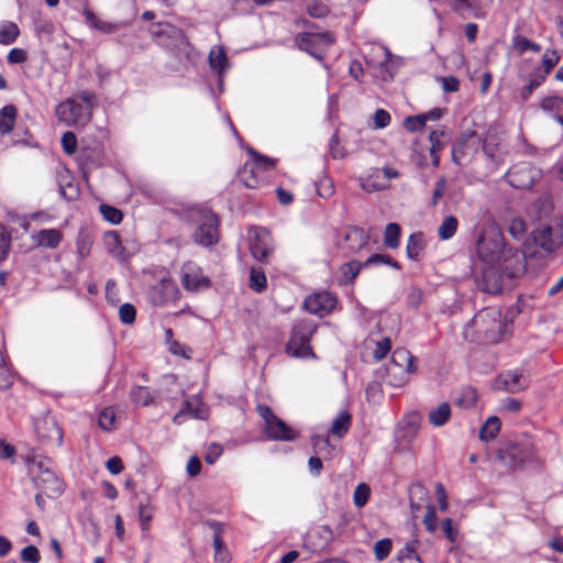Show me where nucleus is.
<instances>
[{"label":"nucleus","mask_w":563,"mask_h":563,"mask_svg":"<svg viewBox=\"0 0 563 563\" xmlns=\"http://www.w3.org/2000/svg\"><path fill=\"white\" fill-rule=\"evenodd\" d=\"M499 265L509 277L516 278L526 272V256L518 249L508 247Z\"/></svg>","instance_id":"obj_20"},{"label":"nucleus","mask_w":563,"mask_h":563,"mask_svg":"<svg viewBox=\"0 0 563 563\" xmlns=\"http://www.w3.org/2000/svg\"><path fill=\"white\" fill-rule=\"evenodd\" d=\"M209 65L218 74L219 82H222L224 71L230 67L228 56L221 46H213L208 56Z\"/></svg>","instance_id":"obj_26"},{"label":"nucleus","mask_w":563,"mask_h":563,"mask_svg":"<svg viewBox=\"0 0 563 563\" xmlns=\"http://www.w3.org/2000/svg\"><path fill=\"white\" fill-rule=\"evenodd\" d=\"M38 438L48 444L60 446L63 444V431L54 418H44L35 423Z\"/></svg>","instance_id":"obj_21"},{"label":"nucleus","mask_w":563,"mask_h":563,"mask_svg":"<svg viewBox=\"0 0 563 563\" xmlns=\"http://www.w3.org/2000/svg\"><path fill=\"white\" fill-rule=\"evenodd\" d=\"M20 35V29L16 23L11 21L0 22V44H13Z\"/></svg>","instance_id":"obj_36"},{"label":"nucleus","mask_w":563,"mask_h":563,"mask_svg":"<svg viewBox=\"0 0 563 563\" xmlns=\"http://www.w3.org/2000/svg\"><path fill=\"white\" fill-rule=\"evenodd\" d=\"M459 227V221L454 216H448L443 219L438 228V235L441 240L446 241L454 236Z\"/></svg>","instance_id":"obj_42"},{"label":"nucleus","mask_w":563,"mask_h":563,"mask_svg":"<svg viewBox=\"0 0 563 563\" xmlns=\"http://www.w3.org/2000/svg\"><path fill=\"white\" fill-rule=\"evenodd\" d=\"M416 357L406 349H397L391 354L390 364L387 366V375L390 384L401 386L407 383L408 376L416 373Z\"/></svg>","instance_id":"obj_9"},{"label":"nucleus","mask_w":563,"mask_h":563,"mask_svg":"<svg viewBox=\"0 0 563 563\" xmlns=\"http://www.w3.org/2000/svg\"><path fill=\"white\" fill-rule=\"evenodd\" d=\"M316 330L317 324L313 320L302 319L298 321L294 325L291 335L287 343V353L295 357H314L310 345V339Z\"/></svg>","instance_id":"obj_6"},{"label":"nucleus","mask_w":563,"mask_h":563,"mask_svg":"<svg viewBox=\"0 0 563 563\" xmlns=\"http://www.w3.org/2000/svg\"><path fill=\"white\" fill-rule=\"evenodd\" d=\"M541 108L563 125V97H547L541 101Z\"/></svg>","instance_id":"obj_31"},{"label":"nucleus","mask_w":563,"mask_h":563,"mask_svg":"<svg viewBox=\"0 0 563 563\" xmlns=\"http://www.w3.org/2000/svg\"><path fill=\"white\" fill-rule=\"evenodd\" d=\"M531 239L544 252H554L563 244V220L553 218L549 222L541 223L531 232Z\"/></svg>","instance_id":"obj_8"},{"label":"nucleus","mask_w":563,"mask_h":563,"mask_svg":"<svg viewBox=\"0 0 563 563\" xmlns=\"http://www.w3.org/2000/svg\"><path fill=\"white\" fill-rule=\"evenodd\" d=\"M336 297L329 291L316 292L303 300V308L308 312L323 317L329 314L336 306Z\"/></svg>","instance_id":"obj_18"},{"label":"nucleus","mask_w":563,"mask_h":563,"mask_svg":"<svg viewBox=\"0 0 563 563\" xmlns=\"http://www.w3.org/2000/svg\"><path fill=\"white\" fill-rule=\"evenodd\" d=\"M250 154L253 157V163H250L251 166H254V169L258 170L260 173L271 170L276 165V161L274 158L261 155L254 150H250Z\"/></svg>","instance_id":"obj_47"},{"label":"nucleus","mask_w":563,"mask_h":563,"mask_svg":"<svg viewBox=\"0 0 563 563\" xmlns=\"http://www.w3.org/2000/svg\"><path fill=\"white\" fill-rule=\"evenodd\" d=\"M150 33L154 42L169 52L180 66L186 67L194 62L195 48L179 27L168 22H158L151 26Z\"/></svg>","instance_id":"obj_2"},{"label":"nucleus","mask_w":563,"mask_h":563,"mask_svg":"<svg viewBox=\"0 0 563 563\" xmlns=\"http://www.w3.org/2000/svg\"><path fill=\"white\" fill-rule=\"evenodd\" d=\"M16 108L14 104H7L0 110V134H9L14 126L16 119Z\"/></svg>","instance_id":"obj_33"},{"label":"nucleus","mask_w":563,"mask_h":563,"mask_svg":"<svg viewBox=\"0 0 563 563\" xmlns=\"http://www.w3.org/2000/svg\"><path fill=\"white\" fill-rule=\"evenodd\" d=\"M104 244L108 252L120 261L125 260L124 247L122 246L120 235L115 231L106 233Z\"/></svg>","instance_id":"obj_34"},{"label":"nucleus","mask_w":563,"mask_h":563,"mask_svg":"<svg viewBox=\"0 0 563 563\" xmlns=\"http://www.w3.org/2000/svg\"><path fill=\"white\" fill-rule=\"evenodd\" d=\"M32 239L38 246L56 249L59 245L63 235L57 229H42L35 232L32 235Z\"/></svg>","instance_id":"obj_28"},{"label":"nucleus","mask_w":563,"mask_h":563,"mask_svg":"<svg viewBox=\"0 0 563 563\" xmlns=\"http://www.w3.org/2000/svg\"><path fill=\"white\" fill-rule=\"evenodd\" d=\"M505 329L501 312L497 308L489 307L473 317L464 327L463 336L470 342L494 344L501 340Z\"/></svg>","instance_id":"obj_1"},{"label":"nucleus","mask_w":563,"mask_h":563,"mask_svg":"<svg viewBox=\"0 0 563 563\" xmlns=\"http://www.w3.org/2000/svg\"><path fill=\"white\" fill-rule=\"evenodd\" d=\"M335 37L331 32L311 33L305 32L296 36L299 49L307 52L317 59H322L324 52L334 43Z\"/></svg>","instance_id":"obj_12"},{"label":"nucleus","mask_w":563,"mask_h":563,"mask_svg":"<svg viewBox=\"0 0 563 563\" xmlns=\"http://www.w3.org/2000/svg\"><path fill=\"white\" fill-rule=\"evenodd\" d=\"M500 420L498 417H489L479 430V439L483 441L493 440L500 430Z\"/></svg>","instance_id":"obj_40"},{"label":"nucleus","mask_w":563,"mask_h":563,"mask_svg":"<svg viewBox=\"0 0 563 563\" xmlns=\"http://www.w3.org/2000/svg\"><path fill=\"white\" fill-rule=\"evenodd\" d=\"M497 456L505 466L512 471L522 470L539 463L537 451L531 444H509L498 451Z\"/></svg>","instance_id":"obj_7"},{"label":"nucleus","mask_w":563,"mask_h":563,"mask_svg":"<svg viewBox=\"0 0 563 563\" xmlns=\"http://www.w3.org/2000/svg\"><path fill=\"white\" fill-rule=\"evenodd\" d=\"M508 231L514 239L521 241L525 239L527 232L526 222L521 218H515L510 221Z\"/></svg>","instance_id":"obj_52"},{"label":"nucleus","mask_w":563,"mask_h":563,"mask_svg":"<svg viewBox=\"0 0 563 563\" xmlns=\"http://www.w3.org/2000/svg\"><path fill=\"white\" fill-rule=\"evenodd\" d=\"M99 210L108 222L112 224H119L122 221L123 214L121 210L109 205H100Z\"/></svg>","instance_id":"obj_50"},{"label":"nucleus","mask_w":563,"mask_h":563,"mask_svg":"<svg viewBox=\"0 0 563 563\" xmlns=\"http://www.w3.org/2000/svg\"><path fill=\"white\" fill-rule=\"evenodd\" d=\"M24 462L32 482L45 495L52 497L63 493V483L55 474L49 457L32 450L24 456Z\"/></svg>","instance_id":"obj_3"},{"label":"nucleus","mask_w":563,"mask_h":563,"mask_svg":"<svg viewBox=\"0 0 563 563\" xmlns=\"http://www.w3.org/2000/svg\"><path fill=\"white\" fill-rule=\"evenodd\" d=\"M444 136L443 129L432 130L429 134L430 152H441L444 147L442 137Z\"/></svg>","instance_id":"obj_56"},{"label":"nucleus","mask_w":563,"mask_h":563,"mask_svg":"<svg viewBox=\"0 0 563 563\" xmlns=\"http://www.w3.org/2000/svg\"><path fill=\"white\" fill-rule=\"evenodd\" d=\"M352 417L346 410H341L331 423V433L336 438H343L350 430Z\"/></svg>","instance_id":"obj_32"},{"label":"nucleus","mask_w":563,"mask_h":563,"mask_svg":"<svg viewBox=\"0 0 563 563\" xmlns=\"http://www.w3.org/2000/svg\"><path fill=\"white\" fill-rule=\"evenodd\" d=\"M307 12L312 18L321 19L327 16L330 10L323 2L319 0H312L307 4Z\"/></svg>","instance_id":"obj_54"},{"label":"nucleus","mask_w":563,"mask_h":563,"mask_svg":"<svg viewBox=\"0 0 563 563\" xmlns=\"http://www.w3.org/2000/svg\"><path fill=\"white\" fill-rule=\"evenodd\" d=\"M511 45L515 52L519 55H522L528 51L533 53H539L541 51V46L538 43L530 41L521 34H514L511 37Z\"/></svg>","instance_id":"obj_38"},{"label":"nucleus","mask_w":563,"mask_h":563,"mask_svg":"<svg viewBox=\"0 0 563 563\" xmlns=\"http://www.w3.org/2000/svg\"><path fill=\"white\" fill-rule=\"evenodd\" d=\"M56 117L67 125H85L91 118L88 107L81 106L76 99H67L56 107Z\"/></svg>","instance_id":"obj_14"},{"label":"nucleus","mask_w":563,"mask_h":563,"mask_svg":"<svg viewBox=\"0 0 563 563\" xmlns=\"http://www.w3.org/2000/svg\"><path fill=\"white\" fill-rule=\"evenodd\" d=\"M371 489L368 485L361 483L356 486L353 494V501L357 508L364 507L369 498Z\"/></svg>","instance_id":"obj_51"},{"label":"nucleus","mask_w":563,"mask_h":563,"mask_svg":"<svg viewBox=\"0 0 563 563\" xmlns=\"http://www.w3.org/2000/svg\"><path fill=\"white\" fill-rule=\"evenodd\" d=\"M115 412L111 407L101 410L98 419L99 427L104 431H110L114 428Z\"/></svg>","instance_id":"obj_49"},{"label":"nucleus","mask_w":563,"mask_h":563,"mask_svg":"<svg viewBox=\"0 0 563 563\" xmlns=\"http://www.w3.org/2000/svg\"><path fill=\"white\" fill-rule=\"evenodd\" d=\"M180 279L183 287L192 292L208 289L211 285L209 277L203 275L202 269L192 262L183 265Z\"/></svg>","instance_id":"obj_17"},{"label":"nucleus","mask_w":563,"mask_h":563,"mask_svg":"<svg viewBox=\"0 0 563 563\" xmlns=\"http://www.w3.org/2000/svg\"><path fill=\"white\" fill-rule=\"evenodd\" d=\"M153 518V509L147 504H140L139 505V519H140V526L143 531L148 530L150 522Z\"/></svg>","instance_id":"obj_55"},{"label":"nucleus","mask_w":563,"mask_h":563,"mask_svg":"<svg viewBox=\"0 0 563 563\" xmlns=\"http://www.w3.org/2000/svg\"><path fill=\"white\" fill-rule=\"evenodd\" d=\"M426 125V118L422 114L407 117L404 121V126L409 132H417Z\"/></svg>","instance_id":"obj_59"},{"label":"nucleus","mask_w":563,"mask_h":563,"mask_svg":"<svg viewBox=\"0 0 563 563\" xmlns=\"http://www.w3.org/2000/svg\"><path fill=\"white\" fill-rule=\"evenodd\" d=\"M345 241L350 251L358 252L367 244L368 235L363 229L352 227L345 232Z\"/></svg>","instance_id":"obj_29"},{"label":"nucleus","mask_w":563,"mask_h":563,"mask_svg":"<svg viewBox=\"0 0 563 563\" xmlns=\"http://www.w3.org/2000/svg\"><path fill=\"white\" fill-rule=\"evenodd\" d=\"M528 386V379L517 369L499 374L495 380V388L507 393H518Z\"/></svg>","instance_id":"obj_22"},{"label":"nucleus","mask_w":563,"mask_h":563,"mask_svg":"<svg viewBox=\"0 0 563 563\" xmlns=\"http://www.w3.org/2000/svg\"><path fill=\"white\" fill-rule=\"evenodd\" d=\"M62 146L66 154H74L77 147L76 135L70 131L65 132L62 136Z\"/></svg>","instance_id":"obj_63"},{"label":"nucleus","mask_w":563,"mask_h":563,"mask_svg":"<svg viewBox=\"0 0 563 563\" xmlns=\"http://www.w3.org/2000/svg\"><path fill=\"white\" fill-rule=\"evenodd\" d=\"M423 525L426 526L427 530L431 533L435 532L438 529V517L435 514V509L432 505H429L427 507V512L423 518Z\"/></svg>","instance_id":"obj_60"},{"label":"nucleus","mask_w":563,"mask_h":563,"mask_svg":"<svg viewBox=\"0 0 563 563\" xmlns=\"http://www.w3.org/2000/svg\"><path fill=\"white\" fill-rule=\"evenodd\" d=\"M400 227L398 223L390 222L386 225L384 233V244L388 249H397L400 244Z\"/></svg>","instance_id":"obj_43"},{"label":"nucleus","mask_w":563,"mask_h":563,"mask_svg":"<svg viewBox=\"0 0 563 563\" xmlns=\"http://www.w3.org/2000/svg\"><path fill=\"white\" fill-rule=\"evenodd\" d=\"M82 15L86 19V23L91 29L98 30L99 32L104 33V34L114 33V32L119 31V29L122 26V23H112V22H108V21H103V20L99 19L88 8H85L82 10Z\"/></svg>","instance_id":"obj_27"},{"label":"nucleus","mask_w":563,"mask_h":563,"mask_svg":"<svg viewBox=\"0 0 563 563\" xmlns=\"http://www.w3.org/2000/svg\"><path fill=\"white\" fill-rule=\"evenodd\" d=\"M388 265L397 271H401V265L399 262H397L396 260H394L390 255L388 254H373L371 255L365 262H364V266L365 267H369V266H373V265Z\"/></svg>","instance_id":"obj_46"},{"label":"nucleus","mask_w":563,"mask_h":563,"mask_svg":"<svg viewBox=\"0 0 563 563\" xmlns=\"http://www.w3.org/2000/svg\"><path fill=\"white\" fill-rule=\"evenodd\" d=\"M482 136L474 130L463 131L451 150L452 161L459 165L464 166L477 154L481 147Z\"/></svg>","instance_id":"obj_10"},{"label":"nucleus","mask_w":563,"mask_h":563,"mask_svg":"<svg viewBox=\"0 0 563 563\" xmlns=\"http://www.w3.org/2000/svg\"><path fill=\"white\" fill-rule=\"evenodd\" d=\"M21 560L25 563H38L41 554L35 545H26L21 551Z\"/></svg>","instance_id":"obj_61"},{"label":"nucleus","mask_w":563,"mask_h":563,"mask_svg":"<svg viewBox=\"0 0 563 563\" xmlns=\"http://www.w3.org/2000/svg\"><path fill=\"white\" fill-rule=\"evenodd\" d=\"M184 219L189 223L197 224L192 233L195 243L202 246H211L219 241V219L212 211L198 207H190L184 210Z\"/></svg>","instance_id":"obj_5"},{"label":"nucleus","mask_w":563,"mask_h":563,"mask_svg":"<svg viewBox=\"0 0 563 563\" xmlns=\"http://www.w3.org/2000/svg\"><path fill=\"white\" fill-rule=\"evenodd\" d=\"M391 349V342L389 338H384L376 343V347L373 352L374 358L377 361L383 360Z\"/></svg>","instance_id":"obj_62"},{"label":"nucleus","mask_w":563,"mask_h":563,"mask_svg":"<svg viewBox=\"0 0 563 563\" xmlns=\"http://www.w3.org/2000/svg\"><path fill=\"white\" fill-rule=\"evenodd\" d=\"M210 527L213 529V548H214V560L217 563H228L229 562V553L225 549V544L222 540L221 536V525L219 522L212 521L210 522Z\"/></svg>","instance_id":"obj_30"},{"label":"nucleus","mask_w":563,"mask_h":563,"mask_svg":"<svg viewBox=\"0 0 563 563\" xmlns=\"http://www.w3.org/2000/svg\"><path fill=\"white\" fill-rule=\"evenodd\" d=\"M249 286L255 292H262L267 287V278L264 271L261 267H252L250 272Z\"/></svg>","instance_id":"obj_44"},{"label":"nucleus","mask_w":563,"mask_h":563,"mask_svg":"<svg viewBox=\"0 0 563 563\" xmlns=\"http://www.w3.org/2000/svg\"><path fill=\"white\" fill-rule=\"evenodd\" d=\"M188 416L200 420L206 419L205 406L197 396L183 402L179 411L174 415L173 421L176 424H181Z\"/></svg>","instance_id":"obj_23"},{"label":"nucleus","mask_w":563,"mask_h":563,"mask_svg":"<svg viewBox=\"0 0 563 563\" xmlns=\"http://www.w3.org/2000/svg\"><path fill=\"white\" fill-rule=\"evenodd\" d=\"M393 544L391 540L384 538L378 540L374 545V553L377 561H384L390 554Z\"/></svg>","instance_id":"obj_53"},{"label":"nucleus","mask_w":563,"mask_h":563,"mask_svg":"<svg viewBox=\"0 0 563 563\" xmlns=\"http://www.w3.org/2000/svg\"><path fill=\"white\" fill-rule=\"evenodd\" d=\"M450 7L464 19L482 18L484 15L481 0H448Z\"/></svg>","instance_id":"obj_25"},{"label":"nucleus","mask_w":563,"mask_h":563,"mask_svg":"<svg viewBox=\"0 0 563 563\" xmlns=\"http://www.w3.org/2000/svg\"><path fill=\"white\" fill-rule=\"evenodd\" d=\"M363 267H365L364 263H361L358 261H350L343 264L340 268L342 279L341 283H352L357 277Z\"/></svg>","instance_id":"obj_41"},{"label":"nucleus","mask_w":563,"mask_h":563,"mask_svg":"<svg viewBox=\"0 0 563 563\" xmlns=\"http://www.w3.org/2000/svg\"><path fill=\"white\" fill-rule=\"evenodd\" d=\"M258 173V170L254 169V166H251L250 163H246L240 172V179L245 187L257 188L261 184Z\"/></svg>","instance_id":"obj_45"},{"label":"nucleus","mask_w":563,"mask_h":563,"mask_svg":"<svg viewBox=\"0 0 563 563\" xmlns=\"http://www.w3.org/2000/svg\"><path fill=\"white\" fill-rule=\"evenodd\" d=\"M560 62V55L555 49H548L542 56L544 73L549 74Z\"/></svg>","instance_id":"obj_57"},{"label":"nucleus","mask_w":563,"mask_h":563,"mask_svg":"<svg viewBox=\"0 0 563 563\" xmlns=\"http://www.w3.org/2000/svg\"><path fill=\"white\" fill-rule=\"evenodd\" d=\"M130 399L136 406H150L155 402V397L145 386H134L130 390Z\"/></svg>","instance_id":"obj_39"},{"label":"nucleus","mask_w":563,"mask_h":563,"mask_svg":"<svg viewBox=\"0 0 563 563\" xmlns=\"http://www.w3.org/2000/svg\"><path fill=\"white\" fill-rule=\"evenodd\" d=\"M423 247V234L421 232H415L410 234L406 245V253L408 258L418 261Z\"/></svg>","instance_id":"obj_37"},{"label":"nucleus","mask_w":563,"mask_h":563,"mask_svg":"<svg viewBox=\"0 0 563 563\" xmlns=\"http://www.w3.org/2000/svg\"><path fill=\"white\" fill-rule=\"evenodd\" d=\"M249 247L256 261L264 262L274 251L273 238L269 231L262 227L250 228Z\"/></svg>","instance_id":"obj_15"},{"label":"nucleus","mask_w":563,"mask_h":563,"mask_svg":"<svg viewBox=\"0 0 563 563\" xmlns=\"http://www.w3.org/2000/svg\"><path fill=\"white\" fill-rule=\"evenodd\" d=\"M481 148L485 157L495 167L504 164L505 157L508 153L507 146L504 144L500 130L493 125H490L485 135L482 136Z\"/></svg>","instance_id":"obj_11"},{"label":"nucleus","mask_w":563,"mask_h":563,"mask_svg":"<svg viewBox=\"0 0 563 563\" xmlns=\"http://www.w3.org/2000/svg\"><path fill=\"white\" fill-rule=\"evenodd\" d=\"M180 297L176 283L170 278H162L148 290V299L154 306L175 305Z\"/></svg>","instance_id":"obj_16"},{"label":"nucleus","mask_w":563,"mask_h":563,"mask_svg":"<svg viewBox=\"0 0 563 563\" xmlns=\"http://www.w3.org/2000/svg\"><path fill=\"white\" fill-rule=\"evenodd\" d=\"M12 236L8 228L0 223V263L4 262L11 251Z\"/></svg>","instance_id":"obj_48"},{"label":"nucleus","mask_w":563,"mask_h":563,"mask_svg":"<svg viewBox=\"0 0 563 563\" xmlns=\"http://www.w3.org/2000/svg\"><path fill=\"white\" fill-rule=\"evenodd\" d=\"M391 53L384 45H375L372 47V54L365 56L366 64L373 67H379L380 76L384 80H390L394 71L390 69Z\"/></svg>","instance_id":"obj_19"},{"label":"nucleus","mask_w":563,"mask_h":563,"mask_svg":"<svg viewBox=\"0 0 563 563\" xmlns=\"http://www.w3.org/2000/svg\"><path fill=\"white\" fill-rule=\"evenodd\" d=\"M542 177L541 169L530 163H518L506 173L508 184L517 189H529Z\"/></svg>","instance_id":"obj_13"},{"label":"nucleus","mask_w":563,"mask_h":563,"mask_svg":"<svg viewBox=\"0 0 563 563\" xmlns=\"http://www.w3.org/2000/svg\"><path fill=\"white\" fill-rule=\"evenodd\" d=\"M136 316L135 307L131 303H123L119 308V319L124 324H131L134 322Z\"/></svg>","instance_id":"obj_58"},{"label":"nucleus","mask_w":563,"mask_h":563,"mask_svg":"<svg viewBox=\"0 0 563 563\" xmlns=\"http://www.w3.org/2000/svg\"><path fill=\"white\" fill-rule=\"evenodd\" d=\"M543 80H544L543 76L530 78L528 85L522 87V89H521V92H520L521 98L523 100H527L532 95L534 89H537L543 82Z\"/></svg>","instance_id":"obj_64"},{"label":"nucleus","mask_w":563,"mask_h":563,"mask_svg":"<svg viewBox=\"0 0 563 563\" xmlns=\"http://www.w3.org/2000/svg\"><path fill=\"white\" fill-rule=\"evenodd\" d=\"M501 229L493 221L485 222L476 240L475 250L478 258L487 265H498L507 251Z\"/></svg>","instance_id":"obj_4"},{"label":"nucleus","mask_w":563,"mask_h":563,"mask_svg":"<svg viewBox=\"0 0 563 563\" xmlns=\"http://www.w3.org/2000/svg\"><path fill=\"white\" fill-rule=\"evenodd\" d=\"M264 431L269 440L294 441L297 438V432L288 427L277 416L264 424Z\"/></svg>","instance_id":"obj_24"},{"label":"nucleus","mask_w":563,"mask_h":563,"mask_svg":"<svg viewBox=\"0 0 563 563\" xmlns=\"http://www.w3.org/2000/svg\"><path fill=\"white\" fill-rule=\"evenodd\" d=\"M451 417V406L449 402H442L437 408L429 411V421L434 427L444 426Z\"/></svg>","instance_id":"obj_35"}]
</instances>
